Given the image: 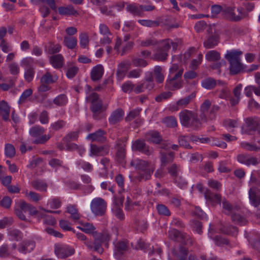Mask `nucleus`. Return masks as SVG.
Segmentation results:
<instances>
[{"label": "nucleus", "instance_id": "10", "mask_svg": "<svg viewBox=\"0 0 260 260\" xmlns=\"http://www.w3.org/2000/svg\"><path fill=\"white\" fill-rule=\"evenodd\" d=\"M204 197L207 202L213 206H215L217 204H221V201L222 199L220 194L214 193L207 188L205 189L204 192Z\"/></svg>", "mask_w": 260, "mask_h": 260}, {"label": "nucleus", "instance_id": "60", "mask_svg": "<svg viewBox=\"0 0 260 260\" xmlns=\"http://www.w3.org/2000/svg\"><path fill=\"white\" fill-rule=\"evenodd\" d=\"M172 95V93L170 91L163 92L156 96L155 98L157 102H161L164 100L169 99Z\"/></svg>", "mask_w": 260, "mask_h": 260}, {"label": "nucleus", "instance_id": "2", "mask_svg": "<svg viewBox=\"0 0 260 260\" xmlns=\"http://www.w3.org/2000/svg\"><path fill=\"white\" fill-rule=\"evenodd\" d=\"M181 124L184 127L197 130L201 127V122L197 115L193 112L184 110L179 113Z\"/></svg>", "mask_w": 260, "mask_h": 260}, {"label": "nucleus", "instance_id": "49", "mask_svg": "<svg viewBox=\"0 0 260 260\" xmlns=\"http://www.w3.org/2000/svg\"><path fill=\"white\" fill-rule=\"evenodd\" d=\"M96 240H99L100 243L109 241L111 238V235L107 232L99 233L96 232V236L93 237Z\"/></svg>", "mask_w": 260, "mask_h": 260}, {"label": "nucleus", "instance_id": "28", "mask_svg": "<svg viewBox=\"0 0 260 260\" xmlns=\"http://www.w3.org/2000/svg\"><path fill=\"white\" fill-rule=\"evenodd\" d=\"M195 92H192L189 95L184 97L177 102L176 105L178 108L185 107L196 97Z\"/></svg>", "mask_w": 260, "mask_h": 260}, {"label": "nucleus", "instance_id": "37", "mask_svg": "<svg viewBox=\"0 0 260 260\" xmlns=\"http://www.w3.org/2000/svg\"><path fill=\"white\" fill-rule=\"evenodd\" d=\"M24 204H26V202L23 201H20L18 208L15 209V213L21 220L26 221L27 219L24 213L27 212V209H22V208Z\"/></svg>", "mask_w": 260, "mask_h": 260}, {"label": "nucleus", "instance_id": "17", "mask_svg": "<svg viewBox=\"0 0 260 260\" xmlns=\"http://www.w3.org/2000/svg\"><path fill=\"white\" fill-rule=\"evenodd\" d=\"M105 134V131L99 129L95 132L89 134L86 138L92 142H104L106 140Z\"/></svg>", "mask_w": 260, "mask_h": 260}, {"label": "nucleus", "instance_id": "42", "mask_svg": "<svg viewBox=\"0 0 260 260\" xmlns=\"http://www.w3.org/2000/svg\"><path fill=\"white\" fill-rule=\"evenodd\" d=\"M168 56V52L159 47L154 55V58L157 60L164 61L167 59Z\"/></svg>", "mask_w": 260, "mask_h": 260}, {"label": "nucleus", "instance_id": "4", "mask_svg": "<svg viewBox=\"0 0 260 260\" xmlns=\"http://www.w3.org/2000/svg\"><path fill=\"white\" fill-rule=\"evenodd\" d=\"M90 209L92 212L96 216L103 215L107 209V203L101 198L93 199L90 204Z\"/></svg>", "mask_w": 260, "mask_h": 260}, {"label": "nucleus", "instance_id": "14", "mask_svg": "<svg viewBox=\"0 0 260 260\" xmlns=\"http://www.w3.org/2000/svg\"><path fill=\"white\" fill-rule=\"evenodd\" d=\"M249 198L250 203L256 207L260 205V190L257 187L250 188Z\"/></svg>", "mask_w": 260, "mask_h": 260}, {"label": "nucleus", "instance_id": "43", "mask_svg": "<svg viewBox=\"0 0 260 260\" xmlns=\"http://www.w3.org/2000/svg\"><path fill=\"white\" fill-rule=\"evenodd\" d=\"M168 172L170 175L175 178L178 176L180 171V167L176 164H173L167 168Z\"/></svg>", "mask_w": 260, "mask_h": 260}, {"label": "nucleus", "instance_id": "56", "mask_svg": "<svg viewBox=\"0 0 260 260\" xmlns=\"http://www.w3.org/2000/svg\"><path fill=\"white\" fill-rule=\"evenodd\" d=\"M156 209L159 214L164 216H170L171 212L167 206L162 204L157 206Z\"/></svg>", "mask_w": 260, "mask_h": 260}, {"label": "nucleus", "instance_id": "19", "mask_svg": "<svg viewBox=\"0 0 260 260\" xmlns=\"http://www.w3.org/2000/svg\"><path fill=\"white\" fill-rule=\"evenodd\" d=\"M79 223L81 226H77L78 229L86 234H91L93 237L96 236V228L92 223L81 221H79Z\"/></svg>", "mask_w": 260, "mask_h": 260}, {"label": "nucleus", "instance_id": "26", "mask_svg": "<svg viewBox=\"0 0 260 260\" xmlns=\"http://www.w3.org/2000/svg\"><path fill=\"white\" fill-rule=\"evenodd\" d=\"M10 107L7 103L3 100L0 102V115L2 116L3 120L7 121L9 119Z\"/></svg>", "mask_w": 260, "mask_h": 260}, {"label": "nucleus", "instance_id": "21", "mask_svg": "<svg viewBox=\"0 0 260 260\" xmlns=\"http://www.w3.org/2000/svg\"><path fill=\"white\" fill-rule=\"evenodd\" d=\"M58 13L62 16H77L79 13L73 6H61L57 8Z\"/></svg>", "mask_w": 260, "mask_h": 260}, {"label": "nucleus", "instance_id": "44", "mask_svg": "<svg viewBox=\"0 0 260 260\" xmlns=\"http://www.w3.org/2000/svg\"><path fill=\"white\" fill-rule=\"evenodd\" d=\"M168 234L169 237L171 239L180 242V240H181L182 237L183 236L184 233H182L179 231L173 229L168 232Z\"/></svg>", "mask_w": 260, "mask_h": 260}, {"label": "nucleus", "instance_id": "16", "mask_svg": "<svg viewBox=\"0 0 260 260\" xmlns=\"http://www.w3.org/2000/svg\"><path fill=\"white\" fill-rule=\"evenodd\" d=\"M188 254V249L183 246H180L179 248H174L172 250V254L174 260H186Z\"/></svg>", "mask_w": 260, "mask_h": 260}, {"label": "nucleus", "instance_id": "11", "mask_svg": "<svg viewBox=\"0 0 260 260\" xmlns=\"http://www.w3.org/2000/svg\"><path fill=\"white\" fill-rule=\"evenodd\" d=\"M35 246L36 243L34 240H24L19 244L17 249L20 253L25 254L31 252Z\"/></svg>", "mask_w": 260, "mask_h": 260}, {"label": "nucleus", "instance_id": "62", "mask_svg": "<svg viewBox=\"0 0 260 260\" xmlns=\"http://www.w3.org/2000/svg\"><path fill=\"white\" fill-rule=\"evenodd\" d=\"M87 102L91 103V105L100 101L99 96L98 93L95 92H92L89 94L86 98Z\"/></svg>", "mask_w": 260, "mask_h": 260}, {"label": "nucleus", "instance_id": "12", "mask_svg": "<svg viewBox=\"0 0 260 260\" xmlns=\"http://www.w3.org/2000/svg\"><path fill=\"white\" fill-rule=\"evenodd\" d=\"M116 146V159L119 163H122L126 156V144L122 141L118 140Z\"/></svg>", "mask_w": 260, "mask_h": 260}, {"label": "nucleus", "instance_id": "1", "mask_svg": "<svg viewBox=\"0 0 260 260\" xmlns=\"http://www.w3.org/2000/svg\"><path fill=\"white\" fill-rule=\"evenodd\" d=\"M130 165L138 171L137 178L139 180L146 181L150 179L155 169L154 167L150 162L139 158H133Z\"/></svg>", "mask_w": 260, "mask_h": 260}, {"label": "nucleus", "instance_id": "13", "mask_svg": "<svg viewBox=\"0 0 260 260\" xmlns=\"http://www.w3.org/2000/svg\"><path fill=\"white\" fill-rule=\"evenodd\" d=\"M109 152V148L107 146H98L95 144H91L89 155L102 156L107 155Z\"/></svg>", "mask_w": 260, "mask_h": 260}, {"label": "nucleus", "instance_id": "25", "mask_svg": "<svg viewBox=\"0 0 260 260\" xmlns=\"http://www.w3.org/2000/svg\"><path fill=\"white\" fill-rule=\"evenodd\" d=\"M160 154L161 166H165L174 160V153L173 152H165L163 151H160Z\"/></svg>", "mask_w": 260, "mask_h": 260}, {"label": "nucleus", "instance_id": "29", "mask_svg": "<svg viewBox=\"0 0 260 260\" xmlns=\"http://www.w3.org/2000/svg\"><path fill=\"white\" fill-rule=\"evenodd\" d=\"M147 141L149 142L159 144L162 141V137L156 131L149 132L146 135Z\"/></svg>", "mask_w": 260, "mask_h": 260}, {"label": "nucleus", "instance_id": "45", "mask_svg": "<svg viewBox=\"0 0 260 260\" xmlns=\"http://www.w3.org/2000/svg\"><path fill=\"white\" fill-rule=\"evenodd\" d=\"M141 47H147L155 45L157 44V41L154 38H149L144 40H137Z\"/></svg>", "mask_w": 260, "mask_h": 260}, {"label": "nucleus", "instance_id": "63", "mask_svg": "<svg viewBox=\"0 0 260 260\" xmlns=\"http://www.w3.org/2000/svg\"><path fill=\"white\" fill-rule=\"evenodd\" d=\"M9 234L16 241H19L22 238V233L17 229H11L9 232Z\"/></svg>", "mask_w": 260, "mask_h": 260}, {"label": "nucleus", "instance_id": "7", "mask_svg": "<svg viewBox=\"0 0 260 260\" xmlns=\"http://www.w3.org/2000/svg\"><path fill=\"white\" fill-rule=\"evenodd\" d=\"M237 161L246 166H256L260 162L257 157L253 156L248 153H240L236 156Z\"/></svg>", "mask_w": 260, "mask_h": 260}, {"label": "nucleus", "instance_id": "48", "mask_svg": "<svg viewBox=\"0 0 260 260\" xmlns=\"http://www.w3.org/2000/svg\"><path fill=\"white\" fill-rule=\"evenodd\" d=\"M61 49L60 45L57 44H55L53 42H50L48 43L47 51L50 54H53L59 52Z\"/></svg>", "mask_w": 260, "mask_h": 260}, {"label": "nucleus", "instance_id": "58", "mask_svg": "<svg viewBox=\"0 0 260 260\" xmlns=\"http://www.w3.org/2000/svg\"><path fill=\"white\" fill-rule=\"evenodd\" d=\"M11 252L8 244H4L0 247V257L5 258L9 256Z\"/></svg>", "mask_w": 260, "mask_h": 260}, {"label": "nucleus", "instance_id": "22", "mask_svg": "<svg viewBox=\"0 0 260 260\" xmlns=\"http://www.w3.org/2000/svg\"><path fill=\"white\" fill-rule=\"evenodd\" d=\"M242 54V52L241 51L232 50L226 52L224 57L230 63L237 61H241L240 56Z\"/></svg>", "mask_w": 260, "mask_h": 260}, {"label": "nucleus", "instance_id": "36", "mask_svg": "<svg viewBox=\"0 0 260 260\" xmlns=\"http://www.w3.org/2000/svg\"><path fill=\"white\" fill-rule=\"evenodd\" d=\"M128 243L125 241H119L115 244V252L119 254H122L128 249Z\"/></svg>", "mask_w": 260, "mask_h": 260}, {"label": "nucleus", "instance_id": "15", "mask_svg": "<svg viewBox=\"0 0 260 260\" xmlns=\"http://www.w3.org/2000/svg\"><path fill=\"white\" fill-rule=\"evenodd\" d=\"M220 205H221L223 213L228 215H231L233 213L237 211L239 209L238 206H234L231 204L225 198H223L222 199Z\"/></svg>", "mask_w": 260, "mask_h": 260}, {"label": "nucleus", "instance_id": "39", "mask_svg": "<svg viewBox=\"0 0 260 260\" xmlns=\"http://www.w3.org/2000/svg\"><path fill=\"white\" fill-rule=\"evenodd\" d=\"M64 45L70 49H74L77 44V40L75 37H64L63 39Z\"/></svg>", "mask_w": 260, "mask_h": 260}, {"label": "nucleus", "instance_id": "18", "mask_svg": "<svg viewBox=\"0 0 260 260\" xmlns=\"http://www.w3.org/2000/svg\"><path fill=\"white\" fill-rule=\"evenodd\" d=\"M124 116V111L121 108L113 111L109 118L110 124L114 125L121 121Z\"/></svg>", "mask_w": 260, "mask_h": 260}, {"label": "nucleus", "instance_id": "32", "mask_svg": "<svg viewBox=\"0 0 260 260\" xmlns=\"http://www.w3.org/2000/svg\"><path fill=\"white\" fill-rule=\"evenodd\" d=\"M219 230L223 234L232 235L233 236H235L238 233V229L236 227L228 224L221 225Z\"/></svg>", "mask_w": 260, "mask_h": 260}, {"label": "nucleus", "instance_id": "50", "mask_svg": "<svg viewBox=\"0 0 260 260\" xmlns=\"http://www.w3.org/2000/svg\"><path fill=\"white\" fill-rule=\"evenodd\" d=\"M240 145L241 148L248 151H258L260 150L259 147L248 142H243L240 143Z\"/></svg>", "mask_w": 260, "mask_h": 260}, {"label": "nucleus", "instance_id": "55", "mask_svg": "<svg viewBox=\"0 0 260 260\" xmlns=\"http://www.w3.org/2000/svg\"><path fill=\"white\" fill-rule=\"evenodd\" d=\"M138 22L142 25L147 27H156L159 25V22L156 20H139Z\"/></svg>", "mask_w": 260, "mask_h": 260}, {"label": "nucleus", "instance_id": "64", "mask_svg": "<svg viewBox=\"0 0 260 260\" xmlns=\"http://www.w3.org/2000/svg\"><path fill=\"white\" fill-rule=\"evenodd\" d=\"M131 66V63L129 60H124L118 65L117 70L124 72L129 69Z\"/></svg>", "mask_w": 260, "mask_h": 260}, {"label": "nucleus", "instance_id": "31", "mask_svg": "<svg viewBox=\"0 0 260 260\" xmlns=\"http://www.w3.org/2000/svg\"><path fill=\"white\" fill-rule=\"evenodd\" d=\"M67 212L71 215L70 218L75 222L79 221L81 215L79 213L78 209L74 205H69L67 207Z\"/></svg>", "mask_w": 260, "mask_h": 260}, {"label": "nucleus", "instance_id": "40", "mask_svg": "<svg viewBox=\"0 0 260 260\" xmlns=\"http://www.w3.org/2000/svg\"><path fill=\"white\" fill-rule=\"evenodd\" d=\"M216 81L212 78H207L204 79L201 83L202 86L205 89H212L216 85Z\"/></svg>", "mask_w": 260, "mask_h": 260}, {"label": "nucleus", "instance_id": "41", "mask_svg": "<svg viewBox=\"0 0 260 260\" xmlns=\"http://www.w3.org/2000/svg\"><path fill=\"white\" fill-rule=\"evenodd\" d=\"M75 233L76 234L77 238L78 240L84 242V244L87 246L88 249L91 250L93 248L92 241L88 240L84 234L79 232H75Z\"/></svg>", "mask_w": 260, "mask_h": 260}, {"label": "nucleus", "instance_id": "46", "mask_svg": "<svg viewBox=\"0 0 260 260\" xmlns=\"http://www.w3.org/2000/svg\"><path fill=\"white\" fill-rule=\"evenodd\" d=\"M5 154L7 157L9 158H12L15 155V148L12 144L10 143L5 144Z\"/></svg>", "mask_w": 260, "mask_h": 260}, {"label": "nucleus", "instance_id": "35", "mask_svg": "<svg viewBox=\"0 0 260 260\" xmlns=\"http://www.w3.org/2000/svg\"><path fill=\"white\" fill-rule=\"evenodd\" d=\"M57 77L56 76H53L51 74L47 71L46 73L42 76V77L40 79L41 83H46V84H52L55 83L57 80Z\"/></svg>", "mask_w": 260, "mask_h": 260}, {"label": "nucleus", "instance_id": "6", "mask_svg": "<svg viewBox=\"0 0 260 260\" xmlns=\"http://www.w3.org/2000/svg\"><path fill=\"white\" fill-rule=\"evenodd\" d=\"M54 252L58 258H64L73 255L75 250L67 245L57 244L55 246Z\"/></svg>", "mask_w": 260, "mask_h": 260}, {"label": "nucleus", "instance_id": "57", "mask_svg": "<svg viewBox=\"0 0 260 260\" xmlns=\"http://www.w3.org/2000/svg\"><path fill=\"white\" fill-rule=\"evenodd\" d=\"M59 226L64 231H72L75 233V230L71 226V223L66 220H60L59 221Z\"/></svg>", "mask_w": 260, "mask_h": 260}, {"label": "nucleus", "instance_id": "20", "mask_svg": "<svg viewBox=\"0 0 260 260\" xmlns=\"http://www.w3.org/2000/svg\"><path fill=\"white\" fill-rule=\"evenodd\" d=\"M104 68L102 64H98L94 67L90 73L91 79L93 81H96L101 79L104 74Z\"/></svg>", "mask_w": 260, "mask_h": 260}, {"label": "nucleus", "instance_id": "27", "mask_svg": "<svg viewBox=\"0 0 260 260\" xmlns=\"http://www.w3.org/2000/svg\"><path fill=\"white\" fill-rule=\"evenodd\" d=\"M219 43V38L216 35H211L204 42L203 46L206 49H211L216 46Z\"/></svg>", "mask_w": 260, "mask_h": 260}, {"label": "nucleus", "instance_id": "53", "mask_svg": "<svg viewBox=\"0 0 260 260\" xmlns=\"http://www.w3.org/2000/svg\"><path fill=\"white\" fill-rule=\"evenodd\" d=\"M162 122L168 127H175L177 126L176 118L173 116L167 117L163 119Z\"/></svg>", "mask_w": 260, "mask_h": 260}, {"label": "nucleus", "instance_id": "51", "mask_svg": "<svg viewBox=\"0 0 260 260\" xmlns=\"http://www.w3.org/2000/svg\"><path fill=\"white\" fill-rule=\"evenodd\" d=\"M162 68L160 66H156L154 69L155 80L157 83H161L164 81V76L161 73Z\"/></svg>", "mask_w": 260, "mask_h": 260}, {"label": "nucleus", "instance_id": "30", "mask_svg": "<svg viewBox=\"0 0 260 260\" xmlns=\"http://www.w3.org/2000/svg\"><path fill=\"white\" fill-rule=\"evenodd\" d=\"M30 184L35 189L40 191H47L48 184L43 180L40 179L35 180L31 182Z\"/></svg>", "mask_w": 260, "mask_h": 260}, {"label": "nucleus", "instance_id": "61", "mask_svg": "<svg viewBox=\"0 0 260 260\" xmlns=\"http://www.w3.org/2000/svg\"><path fill=\"white\" fill-rule=\"evenodd\" d=\"M178 140L179 146L184 147L187 149L191 148V147L188 142V138L187 137L182 136H180L179 137Z\"/></svg>", "mask_w": 260, "mask_h": 260}, {"label": "nucleus", "instance_id": "9", "mask_svg": "<svg viewBox=\"0 0 260 260\" xmlns=\"http://www.w3.org/2000/svg\"><path fill=\"white\" fill-rule=\"evenodd\" d=\"M106 106H103L102 100L92 104L90 106V109L92 112V117L95 120H100L103 118L102 113L106 111Z\"/></svg>", "mask_w": 260, "mask_h": 260}, {"label": "nucleus", "instance_id": "33", "mask_svg": "<svg viewBox=\"0 0 260 260\" xmlns=\"http://www.w3.org/2000/svg\"><path fill=\"white\" fill-rule=\"evenodd\" d=\"M229 69L231 75H236L243 70V67L241 61H237L230 63Z\"/></svg>", "mask_w": 260, "mask_h": 260}, {"label": "nucleus", "instance_id": "47", "mask_svg": "<svg viewBox=\"0 0 260 260\" xmlns=\"http://www.w3.org/2000/svg\"><path fill=\"white\" fill-rule=\"evenodd\" d=\"M45 130L43 127L36 125L30 129L29 134L33 137H37L43 134Z\"/></svg>", "mask_w": 260, "mask_h": 260}, {"label": "nucleus", "instance_id": "34", "mask_svg": "<svg viewBox=\"0 0 260 260\" xmlns=\"http://www.w3.org/2000/svg\"><path fill=\"white\" fill-rule=\"evenodd\" d=\"M221 56L219 52L212 50L207 52L205 54V58L208 61L215 62L220 59Z\"/></svg>", "mask_w": 260, "mask_h": 260}, {"label": "nucleus", "instance_id": "8", "mask_svg": "<svg viewBox=\"0 0 260 260\" xmlns=\"http://www.w3.org/2000/svg\"><path fill=\"white\" fill-rule=\"evenodd\" d=\"M142 109L139 108L131 110L125 117V120L127 122L133 121L135 124V126H139L143 122V119L141 118L140 113Z\"/></svg>", "mask_w": 260, "mask_h": 260}, {"label": "nucleus", "instance_id": "54", "mask_svg": "<svg viewBox=\"0 0 260 260\" xmlns=\"http://www.w3.org/2000/svg\"><path fill=\"white\" fill-rule=\"evenodd\" d=\"M35 73V72L32 67L26 69L24 75L25 80L28 83L30 82L34 79Z\"/></svg>", "mask_w": 260, "mask_h": 260}, {"label": "nucleus", "instance_id": "24", "mask_svg": "<svg viewBox=\"0 0 260 260\" xmlns=\"http://www.w3.org/2000/svg\"><path fill=\"white\" fill-rule=\"evenodd\" d=\"M51 65L55 69L61 68L64 63V58L60 54L52 55L49 58Z\"/></svg>", "mask_w": 260, "mask_h": 260}, {"label": "nucleus", "instance_id": "59", "mask_svg": "<svg viewBox=\"0 0 260 260\" xmlns=\"http://www.w3.org/2000/svg\"><path fill=\"white\" fill-rule=\"evenodd\" d=\"M78 137V133L77 132L70 133L67 135L63 138V141L66 143H69L72 141L77 140Z\"/></svg>", "mask_w": 260, "mask_h": 260}, {"label": "nucleus", "instance_id": "38", "mask_svg": "<svg viewBox=\"0 0 260 260\" xmlns=\"http://www.w3.org/2000/svg\"><path fill=\"white\" fill-rule=\"evenodd\" d=\"M231 219L233 222L240 225H243L247 223V219L241 215L234 212L231 215Z\"/></svg>", "mask_w": 260, "mask_h": 260}, {"label": "nucleus", "instance_id": "23", "mask_svg": "<svg viewBox=\"0 0 260 260\" xmlns=\"http://www.w3.org/2000/svg\"><path fill=\"white\" fill-rule=\"evenodd\" d=\"M126 10L135 16H142L141 5L126 3Z\"/></svg>", "mask_w": 260, "mask_h": 260}, {"label": "nucleus", "instance_id": "3", "mask_svg": "<svg viewBox=\"0 0 260 260\" xmlns=\"http://www.w3.org/2000/svg\"><path fill=\"white\" fill-rule=\"evenodd\" d=\"M222 16L226 20L232 22H239L246 17L244 9L239 7H225L222 11Z\"/></svg>", "mask_w": 260, "mask_h": 260}, {"label": "nucleus", "instance_id": "5", "mask_svg": "<svg viewBox=\"0 0 260 260\" xmlns=\"http://www.w3.org/2000/svg\"><path fill=\"white\" fill-rule=\"evenodd\" d=\"M132 149L133 151H139L146 155H150L153 152V148L147 145L145 140L142 139H137L134 141Z\"/></svg>", "mask_w": 260, "mask_h": 260}, {"label": "nucleus", "instance_id": "52", "mask_svg": "<svg viewBox=\"0 0 260 260\" xmlns=\"http://www.w3.org/2000/svg\"><path fill=\"white\" fill-rule=\"evenodd\" d=\"M68 102V99L64 94H61L56 97L53 100V103L58 106L65 105Z\"/></svg>", "mask_w": 260, "mask_h": 260}]
</instances>
